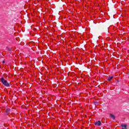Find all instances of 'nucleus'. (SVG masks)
<instances>
[{"label":"nucleus","instance_id":"nucleus-1","mask_svg":"<svg viewBox=\"0 0 129 129\" xmlns=\"http://www.w3.org/2000/svg\"><path fill=\"white\" fill-rule=\"evenodd\" d=\"M1 81L2 83V84H3V85H4V86H6V87H11V83L8 82V80L5 79V78L2 77L1 79Z\"/></svg>","mask_w":129,"mask_h":129},{"label":"nucleus","instance_id":"nucleus-2","mask_svg":"<svg viewBox=\"0 0 129 129\" xmlns=\"http://www.w3.org/2000/svg\"><path fill=\"white\" fill-rule=\"evenodd\" d=\"M94 124H95V125H97L98 126H101V124H102L101 121H100L99 120L96 121L94 123Z\"/></svg>","mask_w":129,"mask_h":129},{"label":"nucleus","instance_id":"nucleus-3","mask_svg":"<svg viewBox=\"0 0 129 129\" xmlns=\"http://www.w3.org/2000/svg\"><path fill=\"white\" fill-rule=\"evenodd\" d=\"M112 78H113V76L109 77L108 78V81H111V80H112Z\"/></svg>","mask_w":129,"mask_h":129},{"label":"nucleus","instance_id":"nucleus-4","mask_svg":"<svg viewBox=\"0 0 129 129\" xmlns=\"http://www.w3.org/2000/svg\"><path fill=\"white\" fill-rule=\"evenodd\" d=\"M122 126V129H126V125L124 124V125H121Z\"/></svg>","mask_w":129,"mask_h":129},{"label":"nucleus","instance_id":"nucleus-5","mask_svg":"<svg viewBox=\"0 0 129 129\" xmlns=\"http://www.w3.org/2000/svg\"><path fill=\"white\" fill-rule=\"evenodd\" d=\"M110 116L113 119H114V118H115V116H114V115L112 114H110Z\"/></svg>","mask_w":129,"mask_h":129},{"label":"nucleus","instance_id":"nucleus-6","mask_svg":"<svg viewBox=\"0 0 129 129\" xmlns=\"http://www.w3.org/2000/svg\"><path fill=\"white\" fill-rule=\"evenodd\" d=\"M9 111H10V109H7V112H9Z\"/></svg>","mask_w":129,"mask_h":129},{"label":"nucleus","instance_id":"nucleus-7","mask_svg":"<svg viewBox=\"0 0 129 129\" xmlns=\"http://www.w3.org/2000/svg\"><path fill=\"white\" fill-rule=\"evenodd\" d=\"M3 63H5V61H3Z\"/></svg>","mask_w":129,"mask_h":129}]
</instances>
